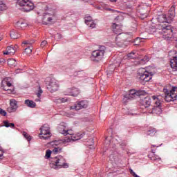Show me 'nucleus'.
I'll list each match as a JSON object with an SVG mask.
<instances>
[{
	"mask_svg": "<svg viewBox=\"0 0 177 177\" xmlns=\"http://www.w3.org/2000/svg\"><path fill=\"white\" fill-rule=\"evenodd\" d=\"M156 20L158 23H160L157 26L156 32L158 38H162L169 41L174 35V30H172V26L169 25H165L164 23H169L167 15L162 14L158 15Z\"/></svg>",
	"mask_w": 177,
	"mask_h": 177,
	"instance_id": "obj_1",
	"label": "nucleus"
},
{
	"mask_svg": "<svg viewBox=\"0 0 177 177\" xmlns=\"http://www.w3.org/2000/svg\"><path fill=\"white\" fill-rule=\"evenodd\" d=\"M58 131L59 133H62V135H64L66 137L63 140H59L58 141H53L52 142L53 145H55L56 146L62 143H64V145H67V143H70L75 140H80V139L84 138V133L74 134L73 130H68V129H67V126H66V124L64 123H62L58 126Z\"/></svg>",
	"mask_w": 177,
	"mask_h": 177,
	"instance_id": "obj_2",
	"label": "nucleus"
},
{
	"mask_svg": "<svg viewBox=\"0 0 177 177\" xmlns=\"http://www.w3.org/2000/svg\"><path fill=\"white\" fill-rule=\"evenodd\" d=\"M50 167L53 169H61V168H68V163L62 156H57L50 158Z\"/></svg>",
	"mask_w": 177,
	"mask_h": 177,
	"instance_id": "obj_3",
	"label": "nucleus"
},
{
	"mask_svg": "<svg viewBox=\"0 0 177 177\" xmlns=\"http://www.w3.org/2000/svg\"><path fill=\"white\" fill-rule=\"evenodd\" d=\"M159 91H162L165 93V100L167 102H175L177 97V87H172L171 90L165 88V87L162 86Z\"/></svg>",
	"mask_w": 177,
	"mask_h": 177,
	"instance_id": "obj_4",
	"label": "nucleus"
},
{
	"mask_svg": "<svg viewBox=\"0 0 177 177\" xmlns=\"http://www.w3.org/2000/svg\"><path fill=\"white\" fill-rule=\"evenodd\" d=\"M138 78L140 82H149L153 78V73H149L146 69L141 68L138 71Z\"/></svg>",
	"mask_w": 177,
	"mask_h": 177,
	"instance_id": "obj_5",
	"label": "nucleus"
},
{
	"mask_svg": "<svg viewBox=\"0 0 177 177\" xmlns=\"http://www.w3.org/2000/svg\"><path fill=\"white\" fill-rule=\"evenodd\" d=\"M104 53H106V47L101 46L97 50L92 52L91 59L94 62H99L104 57Z\"/></svg>",
	"mask_w": 177,
	"mask_h": 177,
	"instance_id": "obj_6",
	"label": "nucleus"
},
{
	"mask_svg": "<svg viewBox=\"0 0 177 177\" xmlns=\"http://www.w3.org/2000/svg\"><path fill=\"white\" fill-rule=\"evenodd\" d=\"M151 103V101H150L149 97H145L142 100H140V109L142 110H145L144 113H148L149 114H153V111H154V107L151 106L150 104Z\"/></svg>",
	"mask_w": 177,
	"mask_h": 177,
	"instance_id": "obj_7",
	"label": "nucleus"
},
{
	"mask_svg": "<svg viewBox=\"0 0 177 177\" xmlns=\"http://www.w3.org/2000/svg\"><path fill=\"white\" fill-rule=\"evenodd\" d=\"M17 5L24 8L25 12H31L35 8L34 3L30 0H17Z\"/></svg>",
	"mask_w": 177,
	"mask_h": 177,
	"instance_id": "obj_8",
	"label": "nucleus"
},
{
	"mask_svg": "<svg viewBox=\"0 0 177 177\" xmlns=\"http://www.w3.org/2000/svg\"><path fill=\"white\" fill-rule=\"evenodd\" d=\"M48 138H50V129L49 126L44 124L40 128L39 138L48 139Z\"/></svg>",
	"mask_w": 177,
	"mask_h": 177,
	"instance_id": "obj_9",
	"label": "nucleus"
},
{
	"mask_svg": "<svg viewBox=\"0 0 177 177\" xmlns=\"http://www.w3.org/2000/svg\"><path fill=\"white\" fill-rule=\"evenodd\" d=\"M89 106V102L86 100L77 102L76 104L69 107L70 110H81V109H86Z\"/></svg>",
	"mask_w": 177,
	"mask_h": 177,
	"instance_id": "obj_10",
	"label": "nucleus"
},
{
	"mask_svg": "<svg viewBox=\"0 0 177 177\" xmlns=\"http://www.w3.org/2000/svg\"><path fill=\"white\" fill-rule=\"evenodd\" d=\"M48 89L50 91V92H56L57 89H59V84L57 83V80L55 79H50L48 83H47Z\"/></svg>",
	"mask_w": 177,
	"mask_h": 177,
	"instance_id": "obj_11",
	"label": "nucleus"
},
{
	"mask_svg": "<svg viewBox=\"0 0 177 177\" xmlns=\"http://www.w3.org/2000/svg\"><path fill=\"white\" fill-rule=\"evenodd\" d=\"M162 96L158 95L156 97V114L160 115L162 113V107L161 106V103H162Z\"/></svg>",
	"mask_w": 177,
	"mask_h": 177,
	"instance_id": "obj_12",
	"label": "nucleus"
},
{
	"mask_svg": "<svg viewBox=\"0 0 177 177\" xmlns=\"http://www.w3.org/2000/svg\"><path fill=\"white\" fill-rule=\"evenodd\" d=\"M54 13L52 12H46L44 13V15H43V19H42V23L43 24H50V23H52V21L53 20V17H54Z\"/></svg>",
	"mask_w": 177,
	"mask_h": 177,
	"instance_id": "obj_13",
	"label": "nucleus"
},
{
	"mask_svg": "<svg viewBox=\"0 0 177 177\" xmlns=\"http://www.w3.org/2000/svg\"><path fill=\"white\" fill-rule=\"evenodd\" d=\"M143 95V91H136L135 89L130 90L128 95H125L126 99H133L136 96H140Z\"/></svg>",
	"mask_w": 177,
	"mask_h": 177,
	"instance_id": "obj_14",
	"label": "nucleus"
},
{
	"mask_svg": "<svg viewBox=\"0 0 177 177\" xmlns=\"http://www.w3.org/2000/svg\"><path fill=\"white\" fill-rule=\"evenodd\" d=\"M19 109V105L17 104V101L15 99L10 100V107L8 108V113H16Z\"/></svg>",
	"mask_w": 177,
	"mask_h": 177,
	"instance_id": "obj_15",
	"label": "nucleus"
},
{
	"mask_svg": "<svg viewBox=\"0 0 177 177\" xmlns=\"http://www.w3.org/2000/svg\"><path fill=\"white\" fill-rule=\"evenodd\" d=\"M175 17V6H172L171 8L169 10L167 18L169 21V23H171L174 20Z\"/></svg>",
	"mask_w": 177,
	"mask_h": 177,
	"instance_id": "obj_16",
	"label": "nucleus"
},
{
	"mask_svg": "<svg viewBox=\"0 0 177 177\" xmlns=\"http://www.w3.org/2000/svg\"><path fill=\"white\" fill-rule=\"evenodd\" d=\"M17 48H19V46H17V45L13 46H8L7 47L6 51L3 52V55H15V53H16V50H17Z\"/></svg>",
	"mask_w": 177,
	"mask_h": 177,
	"instance_id": "obj_17",
	"label": "nucleus"
},
{
	"mask_svg": "<svg viewBox=\"0 0 177 177\" xmlns=\"http://www.w3.org/2000/svg\"><path fill=\"white\" fill-rule=\"evenodd\" d=\"M85 24L88 26L90 28H95L96 27V24L93 21L91 17H85Z\"/></svg>",
	"mask_w": 177,
	"mask_h": 177,
	"instance_id": "obj_18",
	"label": "nucleus"
},
{
	"mask_svg": "<svg viewBox=\"0 0 177 177\" xmlns=\"http://www.w3.org/2000/svg\"><path fill=\"white\" fill-rule=\"evenodd\" d=\"M6 86H8V87L12 86V83L9 82L8 81H7L6 80H2V82H1V88L4 91H8L9 92V93H12L13 91L7 88Z\"/></svg>",
	"mask_w": 177,
	"mask_h": 177,
	"instance_id": "obj_19",
	"label": "nucleus"
},
{
	"mask_svg": "<svg viewBox=\"0 0 177 177\" xmlns=\"http://www.w3.org/2000/svg\"><path fill=\"white\" fill-rule=\"evenodd\" d=\"M112 28L115 34H118V35H121V31H122V26L121 25L113 23L112 24Z\"/></svg>",
	"mask_w": 177,
	"mask_h": 177,
	"instance_id": "obj_20",
	"label": "nucleus"
},
{
	"mask_svg": "<svg viewBox=\"0 0 177 177\" xmlns=\"http://www.w3.org/2000/svg\"><path fill=\"white\" fill-rule=\"evenodd\" d=\"M68 95V96H78L80 95V90L77 88H68L67 89Z\"/></svg>",
	"mask_w": 177,
	"mask_h": 177,
	"instance_id": "obj_21",
	"label": "nucleus"
},
{
	"mask_svg": "<svg viewBox=\"0 0 177 177\" xmlns=\"http://www.w3.org/2000/svg\"><path fill=\"white\" fill-rule=\"evenodd\" d=\"M28 26V25L26 24V22L23 20L18 21L16 23V27H17V28H19V30H24V28H26V27H27Z\"/></svg>",
	"mask_w": 177,
	"mask_h": 177,
	"instance_id": "obj_22",
	"label": "nucleus"
},
{
	"mask_svg": "<svg viewBox=\"0 0 177 177\" xmlns=\"http://www.w3.org/2000/svg\"><path fill=\"white\" fill-rule=\"evenodd\" d=\"M170 66L174 71H177V56H174L170 60Z\"/></svg>",
	"mask_w": 177,
	"mask_h": 177,
	"instance_id": "obj_23",
	"label": "nucleus"
},
{
	"mask_svg": "<svg viewBox=\"0 0 177 177\" xmlns=\"http://www.w3.org/2000/svg\"><path fill=\"white\" fill-rule=\"evenodd\" d=\"M25 104L28 106L30 107V109H34L35 106H37V104L32 100H25Z\"/></svg>",
	"mask_w": 177,
	"mask_h": 177,
	"instance_id": "obj_24",
	"label": "nucleus"
},
{
	"mask_svg": "<svg viewBox=\"0 0 177 177\" xmlns=\"http://www.w3.org/2000/svg\"><path fill=\"white\" fill-rule=\"evenodd\" d=\"M139 53L136 51H133L127 55L129 59H138V55Z\"/></svg>",
	"mask_w": 177,
	"mask_h": 177,
	"instance_id": "obj_25",
	"label": "nucleus"
},
{
	"mask_svg": "<svg viewBox=\"0 0 177 177\" xmlns=\"http://www.w3.org/2000/svg\"><path fill=\"white\" fill-rule=\"evenodd\" d=\"M147 135H148V136H154L156 135V129L153 127H149Z\"/></svg>",
	"mask_w": 177,
	"mask_h": 177,
	"instance_id": "obj_26",
	"label": "nucleus"
},
{
	"mask_svg": "<svg viewBox=\"0 0 177 177\" xmlns=\"http://www.w3.org/2000/svg\"><path fill=\"white\" fill-rule=\"evenodd\" d=\"M8 64L10 67H16L17 62H16V59H9L8 60Z\"/></svg>",
	"mask_w": 177,
	"mask_h": 177,
	"instance_id": "obj_27",
	"label": "nucleus"
},
{
	"mask_svg": "<svg viewBox=\"0 0 177 177\" xmlns=\"http://www.w3.org/2000/svg\"><path fill=\"white\" fill-rule=\"evenodd\" d=\"M42 93H44V91H42V88H41V86H38L37 89L35 91V94L37 96V97H41L42 95Z\"/></svg>",
	"mask_w": 177,
	"mask_h": 177,
	"instance_id": "obj_28",
	"label": "nucleus"
},
{
	"mask_svg": "<svg viewBox=\"0 0 177 177\" xmlns=\"http://www.w3.org/2000/svg\"><path fill=\"white\" fill-rule=\"evenodd\" d=\"M109 160L111 162H115V164L118 162V157H117V156L110 155Z\"/></svg>",
	"mask_w": 177,
	"mask_h": 177,
	"instance_id": "obj_29",
	"label": "nucleus"
},
{
	"mask_svg": "<svg viewBox=\"0 0 177 177\" xmlns=\"http://www.w3.org/2000/svg\"><path fill=\"white\" fill-rule=\"evenodd\" d=\"M10 38H12V39H17L19 38V34L16 32V31L12 30L10 33Z\"/></svg>",
	"mask_w": 177,
	"mask_h": 177,
	"instance_id": "obj_30",
	"label": "nucleus"
},
{
	"mask_svg": "<svg viewBox=\"0 0 177 177\" xmlns=\"http://www.w3.org/2000/svg\"><path fill=\"white\" fill-rule=\"evenodd\" d=\"M8 9V6L5 2L0 1V11L6 10Z\"/></svg>",
	"mask_w": 177,
	"mask_h": 177,
	"instance_id": "obj_31",
	"label": "nucleus"
},
{
	"mask_svg": "<svg viewBox=\"0 0 177 177\" xmlns=\"http://www.w3.org/2000/svg\"><path fill=\"white\" fill-rule=\"evenodd\" d=\"M4 124V127H6V128H15V124L13 123H9L8 121H4L3 122Z\"/></svg>",
	"mask_w": 177,
	"mask_h": 177,
	"instance_id": "obj_32",
	"label": "nucleus"
},
{
	"mask_svg": "<svg viewBox=\"0 0 177 177\" xmlns=\"http://www.w3.org/2000/svg\"><path fill=\"white\" fill-rule=\"evenodd\" d=\"M24 53L31 55V53H32V46H28V48H25Z\"/></svg>",
	"mask_w": 177,
	"mask_h": 177,
	"instance_id": "obj_33",
	"label": "nucleus"
},
{
	"mask_svg": "<svg viewBox=\"0 0 177 177\" xmlns=\"http://www.w3.org/2000/svg\"><path fill=\"white\" fill-rule=\"evenodd\" d=\"M156 151H154V149L151 150V152L148 155L149 158H150L151 160H156V154H155Z\"/></svg>",
	"mask_w": 177,
	"mask_h": 177,
	"instance_id": "obj_34",
	"label": "nucleus"
},
{
	"mask_svg": "<svg viewBox=\"0 0 177 177\" xmlns=\"http://www.w3.org/2000/svg\"><path fill=\"white\" fill-rule=\"evenodd\" d=\"M23 136L28 140V142H30L31 140V136L27 133V132L24 131L22 133Z\"/></svg>",
	"mask_w": 177,
	"mask_h": 177,
	"instance_id": "obj_35",
	"label": "nucleus"
},
{
	"mask_svg": "<svg viewBox=\"0 0 177 177\" xmlns=\"http://www.w3.org/2000/svg\"><path fill=\"white\" fill-rule=\"evenodd\" d=\"M52 155V151L48 149L46 151V155H45V158H50V156Z\"/></svg>",
	"mask_w": 177,
	"mask_h": 177,
	"instance_id": "obj_36",
	"label": "nucleus"
},
{
	"mask_svg": "<svg viewBox=\"0 0 177 177\" xmlns=\"http://www.w3.org/2000/svg\"><path fill=\"white\" fill-rule=\"evenodd\" d=\"M57 103H66L67 102V98L64 97V98H58L57 99Z\"/></svg>",
	"mask_w": 177,
	"mask_h": 177,
	"instance_id": "obj_37",
	"label": "nucleus"
},
{
	"mask_svg": "<svg viewBox=\"0 0 177 177\" xmlns=\"http://www.w3.org/2000/svg\"><path fill=\"white\" fill-rule=\"evenodd\" d=\"M60 151H62V148L60 147H55L53 149V153L57 154V153H60Z\"/></svg>",
	"mask_w": 177,
	"mask_h": 177,
	"instance_id": "obj_38",
	"label": "nucleus"
},
{
	"mask_svg": "<svg viewBox=\"0 0 177 177\" xmlns=\"http://www.w3.org/2000/svg\"><path fill=\"white\" fill-rule=\"evenodd\" d=\"M147 62H149V58H147V57H145L143 59H140V64H144V63H147Z\"/></svg>",
	"mask_w": 177,
	"mask_h": 177,
	"instance_id": "obj_39",
	"label": "nucleus"
},
{
	"mask_svg": "<svg viewBox=\"0 0 177 177\" xmlns=\"http://www.w3.org/2000/svg\"><path fill=\"white\" fill-rule=\"evenodd\" d=\"M2 158H3V149L0 147V160H2Z\"/></svg>",
	"mask_w": 177,
	"mask_h": 177,
	"instance_id": "obj_40",
	"label": "nucleus"
},
{
	"mask_svg": "<svg viewBox=\"0 0 177 177\" xmlns=\"http://www.w3.org/2000/svg\"><path fill=\"white\" fill-rule=\"evenodd\" d=\"M46 45H48V41L44 40L41 44V48H45V46H46Z\"/></svg>",
	"mask_w": 177,
	"mask_h": 177,
	"instance_id": "obj_41",
	"label": "nucleus"
},
{
	"mask_svg": "<svg viewBox=\"0 0 177 177\" xmlns=\"http://www.w3.org/2000/svg\"><path fill=\"white\" fill-rule=\"evenodd\" d=\"M0 114L1 115H3V117H5V115H6V111H5V110L0 109Z\"/></svg>",
	"mask_w": 177,
	"mask_h": 177,
	"instance_id": "obj_42",
	"label": "nucleus"
},
{
	"mask_svg": "<svg viewBox=\"0 0 177 177\" xmlns=\"http://www.w3.org/2000/svg\"><path fill=\"white\" fill-rule=\"evenodd\" d=\"M22 45H31V42L30 41H24Z\"/></svg>",
	"mask_w": 177,
	"mask_h": 177,
	"instance_id": "obj_43",
	"label": "nucleus"
},
{
	"mask_svg": "<svg viewBox=\"0 0 177 177\" xmlns=\"http://www.w3.org/2000/svg\"><path fill=\"white\" fill-rule=\"evenodd\" d=\"M156 162L160 163L161 162V158H156Z\"/></svg>",
	"mask_w": 177,
	"mask_h": 177,
	"instance_id": "obj_44",
	"label": "nucleus"
},
{
	"mask_svg": "<svg viewBox=\"0 0 177 177\" xmlns=\"http://www.w3.org/2000/svg\"><path fill=\"white\" fill-rule=\"evenodd\" d=\"M120 19H122V17L118 16V17H116L115 20H120Z\"/></svg>",
	"mask_w": 177,
	"mask_h": 177,
	"instance_id": "obj_45",
	"label": "nucleus"
},
{
	"mask_svg": "<svg viewBox=\"0 0 177 177\" xmlns=\"http://www.w3.org/2000/svg\"><path fill=\"white\" fill-rule=\"evenodd\" d=\"M5 59H0V63H5Z\"/></svg>",
	"mask_w": 177,
	"mask_h": 177,
	"instance_id": "obj_46",
	"label": "nucleus"
},
{
	"mask_svg": "<svg viewBox=\"0 0 177 177\" xmlns=\"http://www.w3.org/2000/svg\"><path fill=\"white\" fill-rule=\"evenodd\" d=\"M35 102H41V97H38L35 100Z\"/></svg>",
	"mask_w": 177,
	"mask_h": 177,
	"instance_id": "obj_47",
	"label": "nucleus"
},
{
	"mask_svg": "<svg viewBox=\"0 0 177 177\" xmlns=\"http://www.w3.org/2000/svg\"><path fill=\"white\" fill-rule=\"evenodd\" d=\"M20 71H21L20 69H17V70L16 71V73H20Z\"/></svg>",
	"mask_w": 177,
	"mask_h": 177,
	"instance_id": "obj_48",
	"label": "nucleus"
},
{
	"mask_svg": "<svg viewBox=\"0 0 177 177\" xmlns=\"http://www.w3.org/2000/svg\"><path fill=\"white\" fill-rule=\"evenodd\" d=\"M111 2H117V0H110Z\"/></svg>",
	"mask_w": 177,
	"mask_h": 177,
	"instance_id": "obj_49",
	"label": "nucleus"
},
{
	"mask_svg": "<svg viewBox=\"0 0 177 177\" xmlns=\"http://www.w3.org/2000/svg\"><path fill=\"white\" fill-rule=\"evenodd\" d=\"M105 10H111L110 8H104Z\"/></svg>",
	"mask_w": 177,
	"mask_h": 177,
	"instance_id": "obj_50",
	"label": "nucleus"
},
{
	"mask_svg": "<svg viewBox=\"0 0 177 177\" xmlns=\"http://www.w3.org/2000/svg\"><path fill=\"white\" fill-rule=\"evenodd\" d=\"M152 97H153V100H156V96L155 95H153Z\"/></svg>",
	"mask_w": 177,
	"mask_h": 177,
	"instance_id": "obj_51",
	"label": "nucleus"
},
{
	"mask_svg": "<svg viewBox=\"0 0 177 177\" xmlns=\"http://www.w3.org/2000/svg\"><path fill=\"white\" fill-rule=\"evenodd\" d=\"M107 140H109V138H106V142H107Z\"/></svg>",
	"mask_w": 177,
	"mask_h": 177,
	"instance_id": "obj_52",
	"label": "nucleus"
},
{
	"mask_svg": "<svg viewBox=\"0 0 177 177\" xmlns=\"http://www.w3.org/2000/svg\"><path fill=\"white\" fill-rule=\"evenodd\" d=\"M139 39H140L139 38H137V39H136V41H139Z\"/></svg>",
	"mask_w": 177,
	"mask_h": 177,
	"instance_id": "obj_53",
	"label": "nucleus"
},
{
	"mask_svg": "<svg viewBox=\"0 0 177 177\" xmlns=\"http://www.w3.org/2000/svg\"><path fill=\"white\" fill-rule=\"evenodd\" d=\"M98 9H102L100 7H98Z\"/></svg>",
	"mask_w": 177,
	"mask_h": 177,
	"instance_id": "obj_54",
	"label": "nucleus"
},
{
	"mask_svg": "<svg viewBox=\"0 0 177 177\" xmlns=\"http://www.w3.org/2000/svg\"><path fill=\"white\" fill-rule=\"evenodd\" d=\"M154 27H155L154 26H152V28H154Z\"/></svg>",
	"mask_w": 177,
	"mask_h": 177,
	"instance_id": "obj_55",
	"label": "nucleus"
}]
</instances>
